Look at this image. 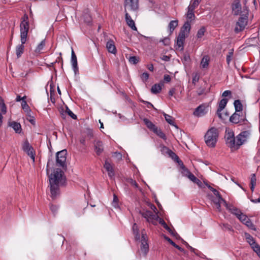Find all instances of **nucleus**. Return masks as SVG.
Masks as SVG:
<instances>
[{"mask_svg":"<svg viewBox=\"0 0 260 260\" xmlns=\"http://www.w3.org/2000/svg\"><path fill=\"white\" fill-rule=\"evenodd\" d=\"M248 17V10L246 6L244 7L242 12H241L240 17L238 21L237 22L235 31L236 33L242 31L247 24Z\"/></svg>","mask_w":260,"mask_h":260,"instance_id":"1","label":"nucleus"},{"mask_svg":"<svg viewBox=\"0 0 260 260\" xmlns=\"http://www.w3.org/2000/svg\"><path fill=\"white\" fill-rule=\"evenodd\" d=\"M218 137L217 129L212 127L209 129L205 136V141L207 145L210 147H214Z\"/></svg>","mask_w":260,"mask_h":260,"instance_id":"2","label":"nucleus"},{"mask_svg":"<svg viewBox=\"0 0 260 260\" xmlns=\"http://www.w3.org/2000/svg\"><path fill=\"white\" fill-rule=\"evenodd\" d=\"M230 121L234 124L246 125L250 127V124L246 119L245 112H235L230 117Z\"/></svg>","mask_w":260,"mask_h":260,"instance_id":"3","label":"nucleus"},{"mask_svg":"<svg viewBox=\"0 0 260 260\" xmlns=\"http://www.w3.org/2000/svg\"><path fill=\"white\" fill-rule=\"evenodd\" d=\"M63 172L59 169H56L49 176L50 184L59 185L61 182Z\"/></svg>","mask_w":260,"mask_h":260,"instance_id":"4","label":"nucleus"},{"mask_svg":"<svg viewBox=\"0 0 260 260\" xmlns=\"http://www.w3.org/2000/svg\"><path fill=\"white\" fill-rule=\"evenodd\" d=\"M251 131L249 129L241 132L237 137V149L246 142L251 136Z\"/></svg>","mask_w":260,"mask_h":260,"instance_id":"5","label":"nucleus"},{"mask_svg":"<svg viewBox=\"0 0 260 260\" xmlns=\"http://www.w3.org/2000/svg\"><path fill=\"white\" fill-rule=\"evenodd\" d=\"M67 151L66 149L62 150L56 153V165L63 168L66 167Z\"/></svg>","mask_w":260,"mask_h":260,"instance_id":"6","label":"nucleus"},{"mask_svg":"<svg viewBox=\"0 0 260 260\" xmlns=\"http://www.w3.org/2000/svg\"><path fill=\"white\" fill-rule=\"evenodd\" d=\"M141 239L140 250L144 255H146L149 250V246L147 243V237L144 230L141 232Z\"/></svg>","mask_w":260,"mask_h":260,"instance_id":"7","label":"nucleus"},{"mask_svg":"<svg viewBox=\"0 0 260 260\" xmlns=\"http://www.w3.org/2000/svg\"><path fill=\"white\" fill-rule=\"evenodd\" d=\"M29 27V22L20 24V40L22 43H25L26 42Z\"/></svg>","mask_w":260,"mask_h":260,"instance_id":"8","label":"nucleus"},{"mask_svg":"<svg viewBox=\"0 0 260 260\" xmlns=\"http://www.w3.org/2000/svg\"><path fill=\"white\" fill-rule=\"evenodd\" d=\"M225 139L226 141V144L228 145L229 147L232 148H237L236 137H235L233 132H226L225 135Z\"/></svg>","mask_w":260,"mask_h":260,"instance_id":"9","label":"nucleus"},{"mask_svg":"<svg viewBox=\"0 0 260 260\" xmlns=\"http://www.w3.org/2000/svg\"><path fill=\"white\" fill-rule=\"evenodd\" d=\"M124 11L129 9L133 11H136L139 9V0H125L124 3Z\"/></svg>","mask_w":260,"mask_h":260,"instance_id":"10","label":"nucleus"},{"mask_svg":"<svg viewBox=\"0 0 260 260\" xmlns=\"http://www.w3.org/2000/svg\"><path fill=\"white\" fill-rule=\"evenodd\" d=\"M22 149L30 157L33 161H35V153L32 147L30 145L27 140H26L23 142L22 145Z\"/></svg>","mask_w":260,"mask_h":260,"instance_id":"11","label":"nucleus"},{"mask_svg":"<svg viewBox=\"0 0 260 260\" xmlns=\"http://www.w3.org/2000/svg\"><path fill=\"white\" fill-rule=\"evenodd\" d=\"M208 111V106L205 104H202L196 108L193 112V115L197 117H202L205 115Z\"/></svg>","mask_w":260,"mask_h":260,"instance_id":"12","label":"nucleus"},{"mask_svg":"<svg viewBox=\"0 0 260 260\" xmlns=\"http://www.w3.org/2000/svg\"><path fill=\"white\" fill-rule=\"evenodd\" d=\"M142 216L146 218L149 222L153 223L154 221L157 220L158 216L156 214H153L151 211H146L141 212Z\"/></svg>","mask_w":260,"mask_h":260,"instance_id":"13","label":"nucleus"},{"mask_svg":"<svg viewBox=\"0 0 260 260\" xmlns=\"http://www.w3.org/2000/svg\"><path fill=\"white\" fill-rule=\"evenodd\" d=\"M224 206L232 214L236 215L237 217L242 213L240 209L232 204L227 203L226 202H224Z\"/></svg>","mask_w":260,"mask_h":260,"instance_id":"14","label":"nucleus"},{"mask_svg":"<svg viewBox=\"0 0 260 260\" xmlns=\"http://www.w3.org/2000/svg\"><path fill=\"white\" fill-rule=\"evenodd\" d=\"M51 197L53 200L56 198L57 196L59 194V185L50 184Z\"/></svg>","mask_w":260,"mask_h":260,"instance_id":"15","label":"nucleus"},{"mask_svg":"<svg viewBox=\"0 0 260 260\" xmlns=\"http://www.w3.org/2000/svg\"><path fill=\"white\" fill-rule=\"evenodd\" d=\"M241 5L240 2L239 0H236L235 1L234 3L233 4L232 6V11L235 15H238L239 14L240 15L241 12L242 11H241Z\"/></svg>","mask_w":260,"mask_h":260,"instance_id":"16","label":"nucleus"},{"mask_svg":"<svg viewBox=\"0 0 260 260\" xmlns=\"http://www.w3.org/2000/svg\"><path fill=\"white\" fill-rule=\"evenodd\" d=\"M228 100L226 99H222L219 103L218 108L217 110V114L220 118H222L221 112L224 109L228 103Z\"/></svg>","mask_w":260,"mask_h":260,"instance_id":"17","label":"nucleus"},{"mask_svg":"<svg viewBox=\"0 0 260 260\" xmlns=\"http://www.w3.org/2000/svg\"><path fill=\"white\" fill-rule=\"evenodd\" d=\"M71 63L75 74H77V73L78 72L77 59L76 55L73 49L72 51L71 54Z\"/></svg>","mask_w":260,"mask_h":260,"instance_id":"18","label":"nucleus"},{"mask_svg":"<svg viewBox=\"0 0 260 260\" xmlns=\"http://www.w3.org/2000/svg\"><path fill=\"white\" fill-rule=\"evenodd\" d=\"M125 20L127 25L134 30H137V28L135 26L134 21L132 19L131 17L128 14L127 10L125 11Z\"/></svg>","mask_w":260,"mask_h":260,"instance_id":"19","label":"nucleus"},{"mask_svg":"<svg viewBox=\"0 0 260 260\" xmlns=\"http://www.w3.org/2000/svg\"><path fill=\"white\" fill-rule=\"evenodd\" d=\"M9 126L12 127L16 133L20 134L22 131L21 124L16 121L9 122Z\"/></svg>","mask_w":260,"mask_h":260,"instance_id":"20","label":"nucleus"},{"mask_svg":"<svg viewBox=\"0 0 260 260\" xmlns=\"http://www.w3.org/2000/svg\"><path fill=\"white\" fill-rule=\"evenodd\" d=\"M106 47L108 51L114 54H115L116 53V49L115 46L114 45V43L112 40H109L107 42L106 44Z\"/></svg>","mask_w":260,"mask_h":260,"instance_id":"21","label":"nucleus"},{"mask_svg":"<svg viewBox=\"0 0 260 260\" xmlns=\"http://www.w3.org/2000/svg\"><path fill=\"white\" fill-rule=\"evenodd\" d=\"M104 168L108 172L109 176L112 178L114 176V172L112 166L108 161H106L104 165Z\"/></svg>","mask_w":260,"mask_h":260,"instance_id":"22","label":"nucleus"},{"mask_svg":"<svg viewBox=\"0 0 260 260\" xmlns=\"http://www.w3.org/2000/svg\"><path fill=\"white\" fill-rule=\"evenodd\" d=\"M94 149L98 155H100L103 151V145L101 141H98L94 143Z\"/></svg>","mask_w":260,"mask_h":260,"instance_id":"23","label":"nucleus"},{"mask_svg":"<svg viewBox=\"0 0 260 260\" xmlns=\"http://www.w3.org/2000/svg\"><path fill=\"white\" fill-rule=\"evenodd\" d=\"M17 46L16 48V54L17 58H19L24 52L25 43H22Z\"/></svg>","mask_w":260,"mask_h":260,"instance_id":"24","label":"nucleus"},{"mask_svg":"<svg viewBox=\"0 0 260 260\" xmlns=\"http://www.w3.org/2000/svg\"><path fill=\"white\" fill-rule=\"evenodd\" d=\"M164 85L163 83H160L159 84H155L153 85L151 89V91L152 93L157 94L159 93L162 88V86Z\"/></svg>","mask_w":260,"mask_h":260,"instance_id":"25","label":"nucleus"},{"mask_svg":"<svg viewBox=\"0 0 260 260\" xmlns=\"http://www.w3.org/2000/svg\"><path fill=\"white\" fill-rule=\"evenodd\" d=\"M235 112H243V105L239 100H237L234 103Z\"/></svg>","mask_w":260,"mask_h":260,"instance_id":"26","label":"nucleus"},{"mask_svg":"<svg viewBox=\"0 0 260 260\" xmlns=\"http://www.w3.org/2000/svg\"><path fill=\"white\" fill-rule=\"evenodd\" d=\"M217 199H212L213 203H214L216 208L218 211H221V203L222 202L224 204V202H226L222 198V200H220L219 197H217Z\"/></svg>","mask_w":260,"mask_h":260,"instance_id":"27","label":"nucleus"},{"mask_svg":"<svg viewBox=\"0 0 260 260\" xmlns=\"http://www.w3.org/2000/svg\"><path fill=\"white\" fill-rule=\"evenodd\" d=\"M143 121L147 127L151 131H153L155 129L156 131V126L151 121L147 118H144Z\"/></svg>","mask_w":260,"mask_h":260,"instance_id":"28","label":"nucleus"},{"mask_svg":"<svg viewBox=\"0 0 260 260\" xmlns=\"http://www.w3.org/2000/svg\"><path fill=\"white\" fill-rule=\"evenodd\" d=\"M164 116L166 120L168 123L174 126L176 128H178L177 125L175 124L174 122V118L172 116L166 113L164 114Z\"/></svg>","mask_w":260,"mask_h":260,"instance_id":"29","label":"nucleus"},{"mask_svg":"<svg viewBox=\"0 0 260 260\" xmlns=\"http://www.w3.org/2000/svg\"><path fill=\"white\" fill-rule=\"evenodd\" d=\"M168 155L173 160L178 162L179 165L181 164L183 165L182 161L179 159V157L172 150L169 151V153H168Z\"/></svg>","mask_w":260,"mask_h":260,"instance_id":"30","label":"nucleus"},{"mask_svg":"<svg viewBox=\"0 0 260 260\" xmlns=\"http://www.w3.org/2000/svg\"><path fill=\"white\" fill-rule=\"evenodd\" d=\"M190 22L189 21H187L184 23L180 30L188 34L190 31Z\"/></svg>","mask_w":260,"mask_h":260,"instance_id":"31","label":"nucleus"},{"mask_svg":"<svg viewBox=\"0 0 260 260\" xmlns=\"http://www.w3.org/2000/svg\"><path fill=\"white\" fill-rule=\"evenodd\" d=\"M209 57L206 55L204 56L201 62V66L202 68L206 69L207 68L209 65Z\"/></svg>","mask_w":260,"mask_h":260,"instance_id":"32","label":"nucleus"},{"mask_svg":"<svg viewBox=\"0 0 260 260\" xmlns=\"http://www.w3.org/2000/svg\"><path fill=\"white\" fill-rule=\"evenodd\" d=\"M160 223L161 224V225L163 226V227L167 230L171 235L173 236H176L177 235V234L172 230L171 228L167 224V223L165 222L164 220H161L160 221Z\"/></svg>","mask_w":260,"mask_h":260,"instance_id":"33","label":"nucleus"},{"mask_svg":"<svg viewBox=\"0 0 260 260\" xmlns=\"http://www.w3.org/2000/svg\"><path fill=\"white\" fill-rule=\"evenodd\" d=\"M133 234L135 235V238L136 240H140V235L139 233V229L138 228V225H137L136 223H134L133 226Z\"/></svg>","mask_w":260,"mask_h":260,"instance_id":"34","label":"nucleus"},{"mask_svg":"<svg viewBox=\"0 0 260 260\" xmlns=\"http://www.w3.org/2000/svg\"><path fill=\"white\" fill-rule=\"evenodd\" d=\"M186 172V176L193 182H194L198 179L192 173H191L188 169H185Z\"/></svg>","mask_w":260,"mask_h":260,"instance_id":"35","label":"nucleus"},{"mask_svg":"<svg viewBox=\"0 0 260 260\" xmlns=\"http://www.w3.org/2000/svg\"><path fill=\"white\" fill-rule=\"evenodd\" d=\"M178 26V20H172L169 24L170 31L172 32L175 28Z\"/></svg>","mask_w":260,"mask_h":260,"instance_id":"36","label":"nucleus"},{"mask_svg":"<svg viewBox=\"0 0 260 260\" xmlns=\"http://www.w3.org/2000/svg\"><path fill=\"white\" fill-rule=\"evenodd\" d=\"M186 18L188 20L189 22H191L192 20H194L195 18V15L194 14V11L188 9L187 12L186 14Z\"/></svg>","mask_w":260,"mask_h":260,"instance_id":"37","label":"nucleus"},{"mask_svg":"<svg viewBox=\"0 0 260 260\" xmlns=\"http://www.w3.org/2000/svg\"><path fill=\"white\" fill-rule=\"evenodd\" d=\"M21 106L22 109L24 110V111L27 113L29 116L30 117V115L29 114L31 110L30 109L29 107L28 106V104H27V102L26 101H23L21 103Z\"/></svg>","mask_w":260,"mask_h":260,"instance_id":"38","label":"nucleus"},{"mask_svg":"<svg viewBox=\"0 0 260 260\" xmlns=\"http://www.w3.org/2000/svg\"><path fill=\"white\" fill-rule=\"evenodd\" d=\"M256 179L254 174L251 175L250 179V189L252 191H253L254 187L256 185Z\"/></svg>","mask_w":260,"mask_h":260,"instance_id":"39","label":"nucleus"},{"mask_svg":"<svg viewBox=\"0 0 260 260\" xmlns=\"http://www.w3.org/2000/svg\"><path fill=\"white\" fill-rule=\"evenodd\" d=\"M153 132L156 134L157 136H158L160 138L163 139L164 140H166L167 137L165 134L162 132V131L160 129H158L157 127L156 128V131L154 129Z\"/></svg>","mask_w":260,"mask_h":260,"instance_id":"40","label":"nucleus"},{"mask_svg":"<svg viewBox=\"0 0 260 260\" xmlns=\"http://www.w3.org/2000/svg\"><path fill=\"white\" fill-rule=\"evenodd\" d=\"M240 221L244 224V223L248 220V217L242 212L237 217Z\"/></svg>","mask_w":260,"mask_h":260,"instance_id":"41","label":"nucleus"},{"mask_svg":"<svg viewBox=\"0 0 260 260\" xmlns=\"http://www.w3.org/2000/svg\"><path fill=\"white\" fill-rule=\"evenodd\" d=\"M206 31V28L204 26H202L200 29H199L198 31L197 37L198 38H201L204 35L205 32Z\"/></svg>","mask_w":260,"mask_h":260,"instance_id":"42","label":"nucleus"},{"mask_svg":"<svg viewBox=\"0 0 260 260\" xmlns=\"http://www.w3.org/2000/svg\"><path fill=\"white\" fill-rule=\"evenodd\" d=\"M244 224L251 230L254 231L256 230L255 225L253 224V223L252 222V221L249 218H248V220L244 223Z\"/></svg>","mask_w":260,"mask_h":260,"instance_id":"43","label":"nucleus"},{"mask_svg":"<svg viewBox=\"0 0 260 260\" xmlns=\"http://www.w3.org/2000/svg\"><path fill=\"white\" fill-rule=\"evenodd\" d=\"M251 246L253 250L260 257V246L256 243H255L254 244H252Z\"/></svg>","mask_w":260,"mask_h":260,"instance_id":"44","label":"nucleus"},{"mask_svg":"<svg viewBox=\"0 0 260 260\" xmlns=\"http://www.w3.org/2000/svg\"><path fill=\"white\" fill-rule=\"evenodd\" d=\"M245 237L247 239V242L250 244V245L255 243L253 238L248 233H245Z\"/></svg>","mask_w":260,"mask_h":260,"instance_id":"45","label":"nucleus"},{"mask_svg":"<svg viewBox=\"0 0 260 260\" xmlns=\"http://www.w3.org/2000/svg\"><path fill=\"white\" fill-rule=\"evenodd\" d=\"M208 187L210 190H211L213 192V193L214 194L215 196H216V197H219L220 200H222V197L220 194L216 189L213 188L210 185H208Z\"/></svg>","mask_w":260,"mask_h":260,"instance_id":"46","label":"nucleus"},{"mask_svg":"<svg viewBox=\"0 0 260 260\" xmlns=\"http://www.w3.org/2000/svg\"><path fill=\"white\" fill-rule=\"evenodd\" d=\"M221 228L224 231H233L232 226L228 223H223L221 225Z\"/></svg>","mask_w":260,"mask_h":260,"instance_id":"47","label":"nucleus"},{"mask_svg":"<svg viewBox=\"0 0 260 260\" xmlns=\"http://www.w3.org/2000/svg\"><path fill=\"white\" fill-rule=\"evenodd\" d=\"M45 45V40H42L41 43L38 45L36 49V52H40L44 48Z\"/></svg>","mask_w":260,"mask_h":260,"instance_id":"48","label":"nucleus"},{"mask_svg":"<svg viewBox=\"0 0 260 260\" xmlns=\"http://www.w3.org/2000/svg\"><path fill=\"white\" fill-rule=\"evenodd\" d=\"M66 112L73 119H76L77 118V116L68 107H66Z\"/></svg>","mask_w":260,"mask_h":260,"instance_id":"49","label":"nucleus"},{"mask_svg":"<svg viewBox=\"0 0 260 260\" xmlns=\"http://www.w3.org/2000/svg\"><path fill=\"white\" fill-rule=\"evenodd\" d=\"M184 40L183 39H179L177 38V46L179 48H181V50H183V44Z\"/></svg>","mask_w":260,"mask_h":260,"instance_id":"50","label":"nucleus"},{"mask_svg":"<svg viewBox=\"0 0 260 260\" xmlns=\"http://www.w3.org/2000/svg\"><path fill=\"white\" fill-rule=\"evenodd\" d=\"M128 60L129 62L134 64L137 63L139 61V58L135 56L130 57Z\"/></svg>","mask_w":260,"mask_h":260,"instance_id":"51","label":"nucleus"},{"mask_svg":"<svg viewBox=\"0 0 260 260\" xmlns=\"http://www.w3.org/2000/svg\"><path fill=\"white\" fill-rule=\"evenodd\" d=\"M233 56V50H231L226 56V62L228 64H230Z\"/></svg>","mask_w":260,"mask_h":260,"instance_id":"52","label":"nucleus"},{"mask_svg":"<svg viewBox=\"0 0 260 260\" xmlns=\"http://www.w3.org/2000/svg\"><path fill=\"white\" fill-rule=\"evenodd\" d=\"M198 5L199 4L194 1H191L190 5L188 7V9L194 11V10L196 9V7H198Z\"/></svg>","mask_w":260,"mask_h":260,"instance_id":"53","label":"nucleus"},{"mask_svg":"<svg viewBox=\"0 0 260 260\" xmlns=\"http://www.w3.org/2000/svg\"><path fill=\"white\" fill-rule=\"evenodd\" d=\"M160 42H162L165 46H168L170 44V39L168 37H166L163 39L159 41Z\"/></svg>","mask_w":260,"mask_h":260,"instance_id":"54","label":"nucleus"},{"mask_svg":"<svg viewBox=\"0 0 260 260\" xmlns=\"http://www.w3.org/2000/svg\"><path fill=\"white\" fill-rule=\"evenodd\" d=\"M149 76L148 73L146 72L143 73L141 76V78L144 82H146L148 80Z\"/></svg>","mask_w":260,"mask_h":260,"instance_id":"55","label":"nucleus"},{"mask_svg":"<svg viewBox=\"0 0 260 260\" xmlns=\"http://www.w3.org/2000/svg\"><path fill=\"white\" fill-rule=\"evenodd\" d=\"M188 34H186V32H183V31H182L180 30L179 35H178V36L177 38H179V39H183L184 40H185V39L186 38V36Z\"/></svg>","mask_w":260,"mask_h":260,"instance_id":"56","label":"nucleus"},{"mask_svg":"<svg viewBox=\"0 0 260 260\" xmlns=\"http://www.w3.org/2000/svg\"><path fill=\"white\" fill-rule=\"evenodd\" d=\"M112 205L115 208H117L118 205V198L115 194L114 195L113 201L112 202Z\"/></svg>","mask_w":260,"mask_h":260,"instance_id":"57","label":"nucleus"},{"mask_svg":"<svg viewBox=\"0 0 260 260\" xmlns=\"http://www.w3.org/2000/svg\"><path fill=\"white\" fill-rule=\"evenodd\" d=\"M161 151L164 154H168V153H169V151H170V149H169L168 147L163 146L161 148Z\"/></svg>","mask_w":260,"mask_h":260,"instance_id":"58","label":"nucleus"},{"mask_svg":"<svg viewBox=\"0 0 260 260\" xmlns=\"http://www.w3.org/2000/svg\"><path fill=\"white\" fill-rule=\"evenodd\" d=\"M50 209L53 214H55L57 211L58 207L52 204L50 205Z\"/></svg>","mask_w":260,"mask_h":260,"instance_id":"59","label":"nucleus"},{"mask_svg":"<svg viewBox=\"0 0 260 260\" xmlns=\"http://www.w3.org/2000/svg\"><path fill=\"white\" fill-rule=\"evenodd\" d=\"M86 136L89 139H91L93 137V132L90 129H87L86 132Z\"/></svg>","mask_w":260,"mask_h":260,"instance_id":"60","label":"nucleus"},{"mask_svg":"<svg viewBox=\"0 0 260 260\" xmlns=\"http://www.w3.org/2000/svg\"><path fill=\"white\" fill-rule=\"evenodd\" d=\"M1 110L2 114H5L7 112V107L5 103L0 105Z\"/></svg>","mask_w":260,"mask_h":260,"instance_id":"61","label":"nucleus"},{"mask_svg":"<svg viewBox=\"0 0 260 260\" xmlns=\"http://www.w3.org/2000/svg\"><path fill=\"white\" fill-rule=\"evenodd\" d=\"M25 22H28V17L27 15L25 14L23 16V17L22 18V20L21 21V23H25Z\"/></svg>","mask_w":260,"mask_h":260,"instance_id":"62","label":"nucleus"},{"mask_svg":"<svg viewBox=\"0 0 260 260\" xmlns=\"http://www.w3.org/2000/svg\"><path fill=\"white\" fill-rule=\"evenodd\" d=\"M173 246L178 249L180 251L183 252L185 255L187 254V252L185 251L182 248L179 246L178 245L175 244Z\"/></svg>","mask_w":260,"mask_h":260,"instance_id":"63","label":"nucleus"},{"mask_svg":"<svg viewBox=\"0 0 260 260\" xmlns=\"http://www.w3.org/2000/svg\"><path fill=\"white\" fill-rule=\"evenodd\" d=\"M205 89L204 88H200L197 91V93L199 95H201L204 93Z\"/></svg>","mask_w":260,"mask_h":260,"instance_id":"64","label":"nucleus"}]
</instances>
